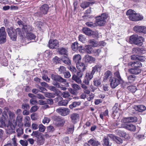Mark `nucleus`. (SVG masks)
<instances>
[{"mask_svg": "<svg viewBox=\"0 0 146 146\" xmlns=\"http://www.w3.org/2000/svg\"><path fill=\"white\" fill-rule=\"evenodd\" d=\"M6 31L10 36L11 39L13 41L16 40L17 34L20 36H23L24 33L19 28L15 29L12 27L7 28Z\"/></svg>", "mask_w": 146, "mask_h": 146, "instance_id": "f257e3e1", "label": "nucleus"}, {"mask_svg": "<svg viewBox=\"0 0 146 146\" xmlns=\"http://www.w3.org/2000/svg\"><path fill=\"white\" fill-rule=\"evenodd\" d=\"M126 15L128 16L130 20L133 21H137L142 20L143 16L140 14L131 9L128 10L126 12Z\"/></svg>", "mask_w": 146, "mask_h": 146, "instance_id": "f03ea898", "label": "nucleus"}, {"mask_svg": "<svg viewBox=\"0 0 146 146\" xmlns=\"http://www.w3.org/2000/svg\"><path fill=\"white\" fill-rule=\"evenodd\" d=\"M144 40L142 36L137 35H133L130 36L129 42L131 44L140 46L142 45Z\"/></svg>", "mask_w": 146, "mask_h": 146, "instance_id": "7ed1b4c3", "label": "nucleus"}, {"mask_svg": "<svg viewBox=\"0 0 146 146\" xmlns=\"http://www.w3.org/2000/svg\"><path fill=\"white\" fill-rule=\"evenodd\" d=\"M108 15L106 13H103L101 15L96 18V22L99 26H102L106 23V20L108 17Z\"/></svg>", "mask_w": 146, "mask_h": 146, "instance_id": "20e7f679", "label": "nucleus"}, {"mask_svg": "<svg viewBox=\"0 0 146 146\" xmlns=\"http://www.w3.org/2000/svg\"><path fill=\"white\" fill-rule=\"evenodd\" d=\"M13 123H14V125H13L11 123L10 121L8 122V125L5 127V129L6 130V133L7 134H10L14 133L15 132V126L17 125V123L15 122V120L13 121Z\"/></svg>", "mask_w": 146, "mask_h": 146, "instance_id": "39448f33", "label": "nucleus"}, {"mask_svg": "<svg viewBox=\"0 0 146 146\" xmlns=\"http://www.w3.org/2000/svg\"><path fill=\"white\" fill-rule=\"evenodd\" d=\"M6 33L4 27H2L0 28V44H3L6 40Z\"/></svg>", "mask_w": 146, "mask_h": 146, "instance_id": "423d86ee", "label": "nucleus"}, {"mask_svg": "<svg viewBox=\"0 0 146 146\" xmlns=\"http://www.w3.org/2000/svg\"><path fill=\"white\" fill-rule=\"evenodd\" d=\"M71 99L69 98V100H63V98L60 96L56 97L55 98V100L58 101V105L59 106H66L68 103L69 101Z\"/></svg>", "mask_w": 146, "mask_h": 146, "instance_id": "0eeeda50", "label": "nucleus"}, {"mask_svg": "<svg viewBox=\"0 0 146 146\" xmlns=\"http://www.w3.org/2000/svg\"><path fill=\"white\" fill-rule=\"evenodd\" d=\"M133 30L137 33L145 34L146 27L143 26L136 25L133 27Z\"/></svg>", "mask_w": 146, "mask_h": 146, "instance_id": "6e6552de", "label": "nucleus"}, {"mask_svg": "<svg viewBox=\"0 0 146 146\" xmlns=\"http://www.w3.org/2000/svg\"><path fill=\"white\" fill-rule=\"evenodd\" d=\"M56 112L62 116H66L70 112L69 109L66 108H59L56 110Z\"/></svg>", "mask_w": 146, "mask_h": 146, "instance_id": "1a4fd4ad", "label": "nucleus"}, {"mask_svg": "<svg viewBox=\"0 0 146 146\" xmlns=\"http://www.w3.org/2000/svg\"><path fill=\"white\" fill-rule=\"evenodd\" d=\"M52 78L55 81H58L61 82H64L66 87L69 86L68 83L66 82V80L63 78L62 77L58 75H52Z\"/></svg>", "mask_w": 146, "mask_h": 146, "instance_id": "9d476101", "label": "nucleus"}, {"mask_svg": "<svg viewBox=\"0 0 146 146\" xmlns=\"http://www.w3.org/2000/svg\"><path fill=\"white\" fill-rule=\"evenodd\" d=\"M137 118L136 117H130L123 118L121 120L122 124H129L128 123L136 122L137 121Z\"/></svg>", "mask_w": 146, "mask_h": 146, "instance_id": "9b49d317", "label": "nucleus"}, {"mask_svg": "<svg viewBox=\"0 0 146 146\" xmlns=\"http://www.w3.org/2000/svg\"><path fill=\"white\" fill-rule=\"evenodd\" d=\"M71 47L74 51H77L78 50H79L80 53L83 52L82 46L79 45L77 42H75L72 43L71 45Z\"/></svg>", "mask_w": 146, "mask_h": 146, "instance_id": "f8f14e48", "label": "nucleus"}, {"mask_svg": "<svg viewBox=\"0 0 146 146\" xmlns=\"http://www.w3.org/2000/svg\"><path fill=\"white\" fill-rule=\"evenodd\" d=\"M48 46L50 48H56L59 46V42L57 40L50 39L48 42Z\"/></svg>", "mask_w": 146, "mask_h": 146, "instance_id": "ddd939ff", "label": "nucleus"}, {"mask_svg": "<svg viewBox=\"0 0 146 146\" xmlns=\"http://www.w3.org/2000/svg\"><path fill=\"white\" fill-rule=\"evenodd\" d=\"M83 60L86 63L91 64L94 62L96 60L95 58L87 54L84 57Z\"/></svg>", "mask_w": 146, "mask_h": 146, "instance_id": "4468645a", "label": "nucleus"}, {"mask_svg": "<svg viewBox=\"0 0 146 146\" xmlns=\"http://www.w3.org/2000/svg\"><path fill=\"white\" fill-rule=\"evenodd\" d=\"M128 66H131L134 68H139L142 66V63L139 61H136L133 62H129L128 63Z\"/></svg>", "mask_w": 146, "mask_h": 146, "instance_id": "2eb2a0df", "label": "nucleus"}, {"mask_svg": "<svg viewBox=\"0 0 146 146\" xmlns=\"http://www.w3.org/2000/svg\"><path fill=\"white\" fill-rule=\"evenodd\" d=\"M121 127L129 130L133 131H135L136 129L135 126L131 123L121 124Z\"/></svg>", "mask_w": 146, "mask_h": 146, "instance_id": "dca6fc26", "label": "nucleus"}, {"mask_svg": "<svg viewBox=\"0 0 146 146\" xmlns=\"http://www.w3.org/2000/svg\"><path fill=\"white\" fill-rule=\"evenodd\" d=\"M49 8L48 5L46 4L42 5L40 8V10L41 13L44 14L47 13Z\"/></svg>", "mask_w": 146, "mask_h": 146, "instance_id": "f3484780", "label": "nucleus"}, {"mask_svg": "<svg viewBox=\"0 0 146 146\" xmlns=\"http://www.w3.org/2000/svg\"><path fill=\"white\" fill-rule=\"evenodd\" d=\"M76 66L78 70L83 72L86 70L87 67L84 63L81 62L76 63Z\"/></svg>", "mask_w": 146, "mask_h": 146, "instance_id": "a211bd4d", "label": "nucleus"}, {"mask_svg": "<svg viewBox=\"0 0 146 146\" xmlns=\"http://www.w3.org/2000/svg\"><path fill=\"white\" fill-rule=\"evenodd\" d=\"M111 83H110V85L112 88H114L117 86L120 82L119 80H117L115 78H113L111 80Z\"/></svg>", "mask_w": 146, "mask_h": 146, "instance_id": "6ab92c4d", "label": "nucleus"}, {"mask_svg": "<svg viewBox=\"0 0 146 146\" xmlns=\"http://www.w3.org/2000/svg\"><path fill=\"white\" fill-rule=\"evenodd\" d=\"M141 70L139 68H133L128 69V72L131 74H138L141 73Z\"/></svg>", "mask_w": 146, "mask_h": 146, "instance_id": "aec40b11", "label": "nucleus"}, {"mask_svg": "<svg viewBox=\"0 0 146 146\" xmlns=\"http://www.w3.org/2000/svg\"><path fill=\"white\" fill-rule=\"evenodd\" d=\"M102 65L100 64H98L92 68L91 73L94 75L96 71L100 72L101 69Z\"/></svg>", "mask_w": 146, "mask_h": 146, "instance_id": "412c9836", "label": "nucleus"}, {"mask_svg": "<svg viewBox=\"0 0 146 146\" xmlns=\"http://www.w3.org/2000/svg\"><path fill=\"white\" fill-rule=\"evenodd\" d=\"M82 31L85 35L89 36H91L94 35V32L93 31L90 29L87 28H84L82 29Z\"/></svg>", "mask_w": 146, "mask_h": 146, "instance_id": "4be33fe9", "label": "nucleus"}, {"mask_svg": "<svg viewBox=\"0 0 146 146\" xmlns=\"http://www.w3.org/2000/svg\"><path fill=\"white\" fill-rule=\"evenodd\" d=\"M79 115L77 113H73L71 114L70 116L72 123H75L79 119Z\"/></svg>", "mask_w": 146, "mask_h": 146, "instance_id": "5701e85b", "label": "nucleus"}, {"mask_svg": "<svg viewBox=\"0 0 146 146\" xmlns=\"http://www.w3.org/2000/svg\"><path fill=\"white\" fill-rule=\"evenodd\" d=\"M82 52H81V53H84V52H86L87 53L90 54L91 53V52L92 50V46L91 45H87L85 46L84 47H83L82 49Z\"/></svg>", "mask_w": 146, "mask_h": 146, "instance_id": "b1692460", "label": "nucleus"}, {"mask_svg": "<svg viewBox=\"0 0 146 146\" xmlns=\"http://www.w3.org/2000/svg\"><path fill=\"white\" fill-rule=\"evenodd\" d=\"M110 139L115 141L117 143L120 144L123 142L122 139L119 137H116L112 134H110Z\"/></svg>", "mask_w": 146, "mask_h": 146, "instance_id": "393cba45", "label": "nucleus"}, {"mask_svg": "<svg viewBox=\"0 0 146 146\" xmlns=\"http://www.w3.org/2000/svg\"><path fill=\"white\" fill-rule=\"evenodd\" d=\"M45 141V139L43 134L41 135L37 138V141L38 145H41L43 144Z\"/></svg>", "mask_w": 146, "mask_h": 146, "instance_id": "a878e982", "label": "nucleus"}, {"mask_svg": "<svg viewBox=\"0 0 146 146\" xmlns=\"http://www.w3.org/2000/svg\"><path fill=\"white\" fill-rule=\"evenodd\" d=\"M32 30V27L29 25H25L23 26V27L22 28V31L23 32L24 30L25 32L26 33V34L28 33H30V32Z\"/></svg>", "mask_w": 146, "mask_h": 146, "instance_id": "bb28decb", "label": "nucleus"}, {"mask_svg": "<svg viewBox=\"0 0 146 146\" xmlns=\"http://www.w3.org/2000/svg\"><path fill=\"white\" fill-rule=\"evenodd\" d=\"M61 60L63 63L68 65H70L71 64V61L66 56H62L61 58Z\"/></svg>", "mask_w": 146, "mask_h": 146, "instance_id": "cd10ccee", "label": "nucleus"}, {"mask_svg": "<svg viewBox=\"0 0 146 146\" xmlns=\"http://www.w3.org/2000/svg\"><path fill=\"white\" fill-rule=\"evenodd\" d=\"M24 125L25 127H29L31 125L30 119L29 116H26L24 120Z\"/></svg>", "mask_w": 146, "mask_h": 146, "instance_id": "c85d7f7f", "label": "nucleus"}, {"mask_svg": "<svg viewBox=\"0 0 146 146\" xmlns=\"http://www.w3.org/2000/svg\"><path fill=\"white\" fill-rule=\"evenodd\" d=\"M88 143L93 146H97L100 145V143L96 139H91L88 142Z\"/></svg>", "mask_w": 146, "mask_h": 146, "instance_id": "c756f323", "label": "nucleus"}, {"mask_svg": "<svg viewBox=\"0 0 146 146\" xmlns=\"http://www.w3.org/2000/svg\"><path fill=\"white\" fill-rule=\"evenodd\" d=\"M44 74H42V79L47 82H49L50 79L47 76L48 72L46 70H44L43 71Z\"/></svg>", "mask_w": 146, "mask_h": 146, "instance_id": "7c9ffc66", "label": "nucleus"}, {"mask_svg": "<svg viewBox=\"0 0 146 146\" xmlns=\"http://www.w3.org/2000/svg\"><path fill=\"white\" fill-rule=\"evenodd\" d=\"M116 132L117 135H119L120 137H122L125 138L127 137V135L126 133L123 131H121L120 130H116Z\"/></svg>", "mask_w": 146, "mask_h": 146, "instance_id": "2f4dec72", "label": "nucleus"}, {"mask_svg": "<svg viewBox=\"0 0 146 146\" xmlns=\"http://www.w3.org/2000/svg\"><path fill=\"white\" fill-rule=\"evenodd\" d=\"M58 51L59 54L67 55V50L64 48H59L58 49Z\"/></svg>", "mask_w": 146, "mask_h": 146, "instance_id": "473e14b6", "label": "nucleus"}, {"mask_svg": "<svg viewBox=\"0 0 146 146\" xmlns=\"http://www.w3.org/2000/svg\"><path fill=\"white\" fill-rule=\"evenodd\" d=\"M53 84L56 87L60 88L62 90H65L66 89V88L65 87L56 82H54Z\"/></svg>", "mask_w": 146, "mask_h": 146, "instance_id": "72a5a7b5", "label": "nucleus"}, {"mask_svg": "<svg viewBox=\"0 0 146 146\" xmlns=\"http://www.w3.org/2000/svg\"><path fill=\"white\" fill-rule=\"evenodd\" d=\"M81 78L75 75H73L72 76V80L78 84H80L82 82V80L80 79Z\"/></svg>", "mask_w": 146, "mask_h": 146, "instance_id": "f704fd0d", "label": "nucleus"}, {"mask_svg": "<svg viewBox=\"0 0 146 146\" xmlns=\"http://www.w3.org/2000/svg\"><path fill=\"white\" fill-rule=\"evenodd\" d=\"M26 36L28 40H35L36 38L35 35L31 33H28L26 34Z\"/></svg>", "mask_w": 146, "mask_h": 146, "instance_id": "c9c22d12", "label": "nucleus"}, {"mask_svg": "<svg viewBox=\"0 0 146 146\" xmlns=\"http://www.w3.org/2000/svg\"><path fill=\"white\" fill-rule=\"evenodd\" d=\"M81 56L79 54L74 55L73 58L74 61L75 62L76 64L80 63V62L79 61L81 60Z\"/></svg>", "mask_w": 146, "mask_h": 146, "instance_id": "e433bc0d", "label": "nucleus"}, {"mask_svg": "<svg viewBox=\"0 0 146 146\" xmlns=\"http://www.w3.org/2000/svg\"><path fill=\"white\" fill-rule=\"evenodd\" d=\"M5 117H2L0 118V127H5Z\"/></svg>", "mask_w": 146, "mask_h": 146, "instance_id": "4c0bfd02", "label": "nucleus"}, {"mask_svg": "<svg viewBox=\"0 0 146 146\" xmlns=\"http://www.w3.org/2000/svg\"><path fill=\"white\" fill-rule=\"evenodd\" d=\"M22 120V117L20 115H18L16 118V121L18 122L19 126L23 125V124L21 123Z\"/></svg>", "mask_w": 146, "mask_h": 146, "instance_id": "58836bf2", "label": "nucleus"}, {"mask_svg": "<svg viewBox=\"0 0 146 146\" xmlns=\"http://www.w3.org/2000/svg\"><path fill=\"white\" fill-rule=\"evenodd\" d=\"M90 3V2H84L81 3L80 6L83 9H85L88 7Z\"/></svg>", "mask_w": 146, "mask_h": 146, "instance_id": "ea45409f", "label": "nucleus"}, {"mask_svg": "<svg viewBox=\"0 0 146 146\" xmlns=\"http://www.w3.org/2000/svg\"><path fill=\"white\" fill-rule=\"evenodd\" d=\"M71 86L76 91L79 90L81 89V88L80 86L76 84H72Z\"/></svg>", "mask_w": 146, "mask_h": 146, "instance_id": "a19ab883", "label": "nucleus"}, {"mask_svg": "<svg viewBox=\"0 0 146 146\" xmlns=\"http://www.w3.org/2000/svg\"><path fill=\"white\" fill-rule=\"evenodd\" d=\"M81 104L80 102H74L72 103V104L70 105L69 108L72 109L76 107L77 106H79Z\"/></svg>", "mask_w": 146, "mask_h": 146, "instance_id": "79ce46f5", "label": "nucleus"}, {"mask_svg": "<svg viewBox=\"0 0 146 146\" xmlns=\"http://www.w3.org/2000/svg\"><path fill=\"white\" fill-rule=\"evenodd\" d=\"M103 145L104 146H110L109 139L107 137H105L103 139Z\"/></svg>", "mask_w": 146, "mask_h": 146, "instance_id": "37998d69", "label": "nucleus"}, {"mask_svg": "<svg viewBox=\"0 0 146 146\" xmlns=\"http://www.w3.org/2000/svg\"><path fill=\"white\" fill-rule=\"evenodd\" d=\"M137 110L139 112L145 111L146 109V107L143 105H139L137 106Z\"/></svg>", "mask_w": 146, "mask_h": 146, "instance_id": "c03bdc74", "label": "nucleus"}, {"mask_svg": "<svg viewBox=\"0 0 146 146\" xmlns=\"http://www.w3.org/2000/svg\"><path fill=\"white\" fill-rule=\"evenodd\" d=\"M89 42L92 44V46H93L94 47H96L99 45L98 42L93 39L90 40H89Z\"/></svg>", "mask_w": 146, "mask_h": 146, "instance_id": "a18cd8bd", "label": "nucleus"}, {"mask_svg": "<svg viewBox=\"0 0 146 146\" xmlns=\"http://www.w3.org/2000/svg\"><path fill=\"white\" fill-rule=\"evenodd\" d=\"M110 76V71H107L104 74V81L105 82H107L108 80H109Z\"/></svg>", "mask_w": 146, "mask_h": 146, "instance_id": "49530a36", "label": "nucleus"}, {"mask_svg": "<svg viewBox=\"0 0 146 146\" xmlns=\"http://www.w3.org/2000/svg\"><path fill=\"white\" fill-rule=\"evenodd\" d=\"M114 76L115 78H116L117 80L121 81H122V79L121 78L119 72L118 71H116L114 73Z\"/></svg>", "mask_w": 146, "mask_h": 146, "instance_id": "de8ad7c7", "label": "nucleus"}, {"mask_svg": "<svg viewBox=\"0 0 146 146\" xmlns=\"http://www.w3.org/2000/svg\"><path fill=\"white\" fill-rule=\"evenodd\" d=\"M129 91L132 93L135 92L137 90V88L135 86H130L127 88Z\"/></svg>", "mask_w": 146, "mask_h": 146, "instance_id": "09e8293b", "label": "nucleus"}, {"mask_svg": "<svg viewBox=\"0 0 146 146\" xmlns=\"http://www.w3.org/2000/svg\"><path fill=\"white\" fill-rule=\"evenodd\" d=\"M128 80L129 82H132L135 80V76L134 75H130L127 77Z\"/></svg>", "mask_w": 146, "mask_h": 146, "instance_id": "8fccbe9b", "label": "nucleus"}, {"mask_svg": "<svg viewBox=\"0 0 146 146\" xmlns=\"http://www.w3.org/2000/svg\"><path fill=\"white\" fill-rule=\"evenodd\" d=\"M93 75L94 74H92L91 72L86 73V74L85 78L89 80H90L93 78Z\"/></svg>", "mask_w": 146, "mask_h": 146, "instance_id": "3c124183", "label": "nucleus"}, {"mask_svg": "<svg viewBox=\"0 0 146 146\" xmlns=\"http://www.w3.org/2000/svg\"><path fill=\"white\" fill-rule=\"evenodd\" d=\"M94 83L95 86H98L101 84V81L100 79H95L94 80Z\"/></svg>", "mask_w": 146, "mask_h": 146, "instance_id": "603ef678", "label": "nucleus"}, {"mask_svg": "<svg viewBox=\"0 0 146 146\" xmlns=\"http://www.w3.org/2000/svg\"><path fill=\"white\" fill-rule=\"evenodd\" d=\"M86 25L89 27L93 28L96 26V24L92 22H87L86 23Z\"/></svg>", "mask_w": 146, "mask_h": 146, "instance_id": "864d4df0", "label": "nucleus"}, {"mask_svg": "<svg viewBox=\"0 0 146 146\" xmlns=\"http://www.w3.org/2000/svg\"><path fill=\"white\" fill-rule=\"evenodd\" d=\"M42 134V133L39 132L38 131H33L31 135L35 136L36 137L38 138V137Z\"/></svg>", "mask_w": 146, "mask_h": 146, "instance_id": "5fc2aeb1", "label": "nucleus"}, {"mask_svg": "<svg viewBox=\"0 0 146 146\" xmlns=\"http://www.w3.org/2000/svg\"><path fill=\"white\" fill-rule=\"evenodd\" d=\"M59 73L64 74L66 71V68L64 66H60L58 69Z\"/></svg>", "mask_w": 146, "mask_h": 146, "instance_id": "6e6d98bb", "label": "nucleus"}, {"mask_svg": "<svg viewBox=\"0 0 146 146\" xmlns=\"http://www.w3.org/2000/svg\"><path fill=\"white\" fill-rule=\"evenodd\" d=\"M140 49L139 48H133L132 49V52L134 54H139L140 52Z\"/></svg>", "mask_w": 146, "mask_h": 146, "instance_id": "4d7b16f0", "label": "nucleus"}, {"mask_svg": "<svg viewBox=\"0 0 146 146\" xmlns=\"http://www.w3.org/2000/svg\"><path fill=\"white\" fill-rule=\"evenodd\" d=\"M16 131L17 133V135L18 137H20L23 133V130L21 128L18 129Z\"/></svg>", "mask_w": 146, "mask_h": 146, "instance_id": "13d9d810", "label": "nucleus"}, {"mask_svg": "<svg viewBox=\"0 0 146 146\" xmlns=\"http://www.w3.org/2000/svg\"><path fill=\"white\" fill-rule=\"evenodd\" d=\"M45 97L48 98H54V94L46 92L44 94Z\"/></svg>", "mask_w": 146, "mask_h": 146, "instance_id": "bf43d9fd", "label": "nucleus"}, {"mask_svg": "<svg viewBox=\"0 0 146 146\" xmlns=\"http://www.w3.org/2000/svg\"><path fill=\"white\" fill-rule=\"evenodd\" d=\"M39 130L41 132H44L46 128L42 124H40L38 126Z\"/></svg>", "mask_w": 146, "mask_h": 146, "instance_id": "052dcab7", "label": "nucleus"}, {"mask_svg": "<svg viewBox=\"0 0 146 146\" xmlns=\"http://www.w3.org/2000/svg\"><path fill=\"white\" fill-rule=\"evenodd\" d=\"M62 97L64 98H67L70 96V95L68 92H64L62 94Z\"/></svg>", "mask_w": 146, "mask_h": 146, "instance_id": "680f3d73", "label": "nucleus"}, {"mask_svg": "<svg viewBox=\"0 0 146 146\" xmlns=\"http://www.w3.org/2000/svg\"><path fill=\"white\" fill-rule=\"evenodd\" d=\"M1 65L4 66H7L8 65V62L6 58H4L2 60Z\"/></svg>", "mask_w": 146, "mask_h": 146, "instance_id": "e2e57ef3", "label": "nucleus"}, {"mask_svg": "<svg viewBox=\"0 0 146 146\" xmlns=\"http://www.w3.org/2000/svg\"><path fill=\"white\" fill-rule=\"evenodd\" d=\"M20 143L22 146H27L28 145V142L26 140H21L20 141Z\"/></svg>", "mask_w": 146, "mask_h": 146, "instance_id": "0e129e2a", "label": "nucleus"}, {"mask_svg": "<svg viewBox=\"0 0 146 146\" xmlns=\"http://www.w3.org/2000/svg\"><path fill=\"white\" fill-rule=\"evenodd\" d=\"M78 38L79 40L83 43L86 40V38L82 35H79Z\"/></svg>", "mask_w": 146, "mask_h": 146, "instance_id": "69168bd1", "label": "nucleus"}, {"mask_svg": "<svg viewBox=\"0 0 146 146\" xmlns=\"http://www.w3.org/2000/svg\"><path fill=\"white\" fill-rule=\"evenodd\" d=\"M30 104L32 105L36 104L38 103V101L35 98H32L30 100Z\"/></svg>", "mask_w": 146, "mask_h": 146, "instance_id": "338daca9", "label": "nucleus"}, {"mask_svg": "<svg viewBox=\"0 0 146 146\" xmlns=\"http://www.w3.org/2000/svg\"><path fill=\"white\" fill-rule=\"evenodd\" d=\"M102 52L101 49H98L97 50H94V52L95 56H98Z\"/></svg>", "mask_w": 146, "mask_h": 146, "instance_id": "774afa93", "label": "nucleus"}]
</instances>
